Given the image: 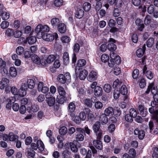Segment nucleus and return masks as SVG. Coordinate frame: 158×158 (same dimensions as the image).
I'll return each mask as SVG.
<instances>
[{"mask_svg":"<svg viewBox=\"0 0 158 158\" xmlns=\"http://www.w3.org/2000/svg\"><path fill=\"white\" fill-rule=\"evenodd\" d=\"M50 30V28L47 25H42L39 24L35 28V31L37 34L40 35L41 34V36H42L44 33L48 32Z\"/></svg>","mask_w":158,"mask_h":158,"instance_id":"f257e3e1","label":"nucleus"},{"mask_svg":"<svg viewBox=\"0 0 158 158\" xmlns=\"http://www.w3.org/2000/svg\"><path fill=\"white\" fill-rule=\"evenodd\" d=\"M151 90V93L153 95L158 93L157 87L152 84H150L148 86L147 89L145 91V94L143 95V97H144L145 98H146V99L148 100L150 98L149 97H148V96H146V95L149 94Z\"/></svg>","mask_w":158,"mask_h":158,"instance_id":"f03ea898","label":"nucleus"},{"mask_svg":"<svg viewBox=\"0 0 158 158\" xmlns=\"http://www.w3.org/2000/svg\"><path fill=\"white\" fill-rule=\"evenodd\" d=\"M71 79L70 75L68 72L66 73L64 75L62 74L59 75L57 78V81L63 84H64L66 81L69 82Z\"/></svg>","mask_w":158,"mask_h":158,"instance_id":"7ed1b4c3","label":"nucleus"},{"mask_svg":"<svg viewBox=\"0 0 158 158\" xmlns=\"http://www.w3.org/2000/svg\"><path fill=\"white\" fill-rule=\"evenodd\" d=\"M43 39L47 41H52L55 38L56 39L58 38V35L56 32H55L53 34H44L42 36Z\"/></svg>","mask_w":158,"mask_h":158,"instance_id":"20e7f679","label":"nucleus"},{"mask_svg":"<svg viewBox=\"0 0 158 158\" xmlns=\"http://www.w3.org/2000/svg\"><path fill=\"white\" fill-rule=\"evenodd\" d=\"M152 22V17L149 15L146 16L144 21V23L146 25H149L147 28V31H151L153 30L154 28L153 25L152 24H151Z\"/></svg>","mask_w":158,"mask_h":158,"instance_id":"39448f33","label":"nucleus"},{"mask_svg":"<svg viewBox=\"0 0 158 158\" xmlns=\"http://www.w3.org/2000/svg\"><path fill=\"white\" fill-rule=\"evenodd\" d=\"M38 90L39 91H41L44 94H46L49 91V88L45 86L43 82H40L38 85Z\"/></svg>","mask_w":158,"mask_h":158,"instance_id":"423d86ee","label":"nucleus"},{"mask_svg":"<svg viewBox=\"0 0 158 158\" xmlns=\"http://www.w3.org/2000/svg\"><path fill=\"white\" fill-rule=\"evenodd\" d=\"M136 155L135 150L133 148L130 149L129 151V154L125 153L123 156V158H134Z\"/></svg>","mask_w":158,"mask_h":158,"instance_id":"0eeeda50","label":"nucleus"},{"mask_svg":"<svg viewBox=\"0 0 158 158\" xmlns=\"http://www.w3.org/2000/svg\"><path fill=\"white\" fill-rule=\"evenodd\" d=\"M143 73L147 77L149 80H151L153 77V74L149 70H147L146 65H145L143 69Z\"/></svg>","mask_w":158,"mask_h":158,"instance_id":"6e6552de","label":"nucleus"},{"mask_svg":"<svg viewBox=\"0 0 158 158\" xmlns=\"http://www.w3.org/2000/svg\"><path fill=\"white\" fill-rule=\"evenodd\" d=\"M109 41L110 43L108 44L107 46L108 49L110 51H112L115 50L117 48V46L114 43H115V40L112 38H110Z\"/></svg>","mask_w":158,"mask_h":158,"instance_id":"1a4fd4ad","label":"nucleus"},{"mask_svg":"<svg viewBox=\"0 0 158 158\" xmlns=\"http://www.w3.org/2000/svg\"><path fill=\"white\" fill-rule=\"evenodd\" d=\"M97 77V73L94 71H92L87 77V79L89 81L92 82L95 80Z\"/></svg>","mask_w":158,"mask_h":158,"instance_id":"9d476101","label":"nucleus"},{"mask_svg":"<svg viewBox=\"0 0 158 158\" xmlns=\"http://www.w3.org/2000/svg\"><path fill=\"white\" fill-rule=\"evenodd\" d=\"M138 109L140 115L143 117H145L147 115L148 113L147 110L143 105H139L138 106Z\"/></svg>","mask_w":158,"mask_h":158,"instance_id":"9b49d317","label":"nucleus"},{"mask_svg":"<svg viewBox=\"0 0 158 158\" xmlns=\"http://www.w3.org/2000/svg\"><path fill=\"white\" fill-rule=\"evenodd\" d=\"M115 109H114L113 107L111 106H109L105 109L104 111V114L107 116H113L115 113Z\"/></svg>","mask_w":158,"mask_h":158,"instance_id":"f8f14e48","label":"nucleus"},{"mask_svg":"<svg viewBox=\"0 0 158 158\" xmlns=\"http://www.w3.org/2000/svg\"><path fill=\"white\" fill-rule=\"evenodd\" d=\"M134 134L138 135V138L140 139H143L145 135V132L142 130H139L138 128L135 129L134 131Z\"/></svg>","mask_w":158,"mask_h":158,"instance_id":"ddd939ff","label":"nucleus"},{"mask_svg":"<svg viewBox=\"0 0 158 158\" xmlns=\"http://www.w3.org/2000/svg\"><path fill=\"white\" fill-rule=\"evenodd\" d=\"M9 80L6 78H3L1 81H0V89H2L7 86L9 84Z\"/></svg>","mask_w":158,"mask_h":158,"instance_id":"4468645a","label":"nucleus"},{"mask_svg":"<svg viewBox=\"0 0 158 158\" xmlns=\"http://www.w3.org/2000/svg\"><path fill=\"white\" fill-rule=\"evenodd\" d=\"M46 98L47 99V102L49 106H53L55 102V99L53 97H49L48 94L46 95Z\"/></svg>","mask_w":158,"mask_h":158,"instance_id":"2eb2a0df","label":"nucleus"},{"mask_svg":"<svg viewBox=\"0 0 158 158\" xmlns=\"http://www.w3.org/2000/svg\"><path fill=\"white\" fill-rule=\"evenodd\" d=\"M135 23L138 29L140 31H142L144 28V25L142 23V21L140 19H136L135 21Z\"/></svg>","mask_w":158,"mask_h":158,"instance_id":"dca6fc26","label":"nucleus"},{"mask_svg":"<svg viewBox=\"0 0 158 158\" xmlns=\"http://www.w3.org/2000/svg\"><path fill=\"white\" fill-rule=\"evenodd\" d=\"M149 111L152 114L153 118H156L158 116V110L157 107H151L149 109Z\"/></svg>","mask_w":158,"mask_h":158,"instance_id":"f3484780","label":"nucleus"},{"mask_svg":"<svg viewBox=\"0 0 158 158\" xmlns=\"http://www.w3.org/2000/svg\"><path fill=\"white\" fill-rule=\"evenodd\" d=\"M102 88L99 86H97L94 89V94L96 96L99 97L102 95Z\"/></svg>","mask_w":158,"mask_h":158,"instance_id":"a211bd4d","label":"nucleus"},{"mask_svg":"<svg viewBox=\"0 0 158 158\" xmlns=\"http://www.w3.org/2000/svg\"><path fill=\"white\" fill-rule=\"evenodd\" d=\"M146 49V45L144 44L142 48L138 49L136 52L137 56L139 57H141L144 53Z\"/></svg>","mask_w":158,"mask_h":158,"instance_id":"6ab92c4d","label":"nucleus"},{"mask_svg":"<svg viewBox=\"0 0 158 158\" xmlns=\"http://www.w3.org/2000/svg\"><path fill=\"white\" fill-rule=\"evenodd\" d=\"M105 114H102L100 116L99 120L102 124L104 125L106 124L108 122V118Z\"/></svg>","mask_w":158,"mask_h":158,"instance_id":"aec40b11","label":"nucleus"},{"mask_svg":"<svg viewBox=\"0 0 158 158\" xmlns=\"http://www.w3.org/2000/svg\"><path fill=\"white\" fill-rule=\"evenodd\" d=\"M87 74L88 72L86 70H82L80 73L79 76V78L81 80H84L85 79Z\"/></svg>","mask_w":158,"mask_h":158,"instance_id":"412c9836","label":"nucleus"},{"mask_svg":"<svg viewBox=\"0 0 158 158\" xmlns=\"http://www.w3.org/2000/svg\"><path fill=\"white\" fill-rule=\"evenodd\" d=\"M9 73L12 77H15L16 76L17 72L16 68L14 67H11L10 68Z\"/></svg>","mask_w":158,"mask_h":158,"instance_id":"4be33fe9","label":"nucleus"},{"mask_svg":"<svg viewBox=\"0 0 158 158\" xmlns=\"http://www.w3.org/2000/svg\"><path fill=\"white\" fill-rule=\"evenodd\" d=\"M93 144L97 149L100 150L102 149V145L101 141L98 140H94L93 142Z\"/></svg>","mask_w":158,"mask_h":158,"instance_id":"5701e85b","label":"nucleus"},{"mask_svg":"<svg viewBox=\"0 0 158 158\" xmlns=\"http://www.w3.org/2000/svg\"><path fill=\"white\" fill-rule=\"evenodd\" d=\"M58 31L61 33H64L66 30V27L65 24L62 23H60L58 26Z\"/></svg>","mask_w":158,"mask_h":158,"instance_id":"b1692460","label":"nucleus"},{"mask_svg":"<svg viewBox=\"0 0 158 158\" xmlns=\"http://www.w3.org/2000/svg\"><path fill=\"white\" fill-rule=\"evenodd\" d=\"M84 12L83 10L79 9L76 12L75 16L77 18L81 19L84 16Z\"/></svg>","mask_w":158,"mask_h":158,"instance_id":"393cba45","label":"nucleus"},{"mask_svg":"<svg viewBox=\"0 0 158 158\" xmlns=\"http://www.w3.org/2000/svg\"><path fill=\"white\" fill-rule=\"evenodd\" d=\"M85 135L81 133H76L75 138L77 141H82L84 138Z\"/></svg>","mask_w":158,"mask_h":158,"instance_id":"a878e982","label":"nucleus"},{"mask_svg":"<svg viewBox=\"0 0 158 158\" xmlns=\"http://www.w3.org/2000/svg\"><path fill=\"white\" fill-rule=\"evenodd\" d=\"M147 8V11L149 14H152L154 11V6L152 5H146L144 6L143 10H146V8Z\"/></svg>","mask_w":158,"mask_h":158,"instance_id":"bb28decb","label":"nucleus"},{"mask_svg":"<svg viewBox=\"0 0 158 158\" xmlns=\"http://www.w3.org/2000/svg\"><path fill=\"white\" fill-rule=\"evenodd\" d=\"M66 100L67 98L64 96H62L61 95L57 96L56 98V101L57 102L61 104H63Z\"/></svg>","mask_w":158,"mask_h":158,"instance_id":"cd10ccee","label":"nucleus"},{"mask_svg":"<svg viewBox=\"0 0 158 158\" xmlns=\"http://www.w3.org/2000/svg\"><path fill=\"white\" fill-rule=\"evenodd\" d=\"M60 20L56 18H54L51 20V23L53 27H56L60 23Z\"/></svg>","mask_w":158,"mask_h":158,"instance_id":"c85d7f7f","label":"nucleus"},{"mask_svg":"<svg viewBox=\"0 0 158 158\" xmlns=\"http://www.w3.org/2000/svg\"><path fill=\"white\" fill-rule=\"evenodd\" d=\"M100 127V123L98 121H97L94 124L93 126V129L94 131L96 133L99 131Z\"/></svg>","mask_w":158,"mask_h":158,"instance_id":"c756f323","label":"nucleus"},{"mask_svg":"<svg viewBox=\"0 0 158 158\" xmlns=\"http://www.w3.org/2000/svg\"><path fill=\"white\" fill-rule=\"evenodd\" d=\"M86 61L84 59H80L77 61V66L78 67H82L85 65Z\"/></svg>","mask_w":158,"mask_h":158,"instance_id":"7c9ffc66","label":"nucleus"},{"mask_svg":"<svg viewBox=\"0 0 158 158\" xmlns=\"http://www.w3.org/2000/svg\"><path fill=\"white\" fill-rule=\"evenodd\" d=\"M31 58L33 62L38 64H39L40 59L37 55L35 54L32 55Z\"/></svg>","mask_w":158,"mask_h":158,"instance_id":"2f4dec72","label":"nucleus"},{"mask_svg":"<svg viewBox=\"0 0 158 158\" xmlns=\"http://www.w3.org/2000/svg\"><path fill=\"white\" fill-rule=\"evenodd\" d=\"M29 108L30 109V110L29 112H31L32 111L34 112H36L39 109V106L37 105H34L31 107V109L30 106H27V110H29Z\"/></svg>","mask_w":158,"mask_h":158,"instance_id":"473e14b6","label":"nucleus"},{"mask_svg":"<svg viewBox=\"0 0 158 158\" xmlns=\"http://www.w3.org/2000/svg\"><path fill=\"white\" fill-rule=\"evenodd\" d=\"M83 102L85 105L87 107H91L92 106V101L89 98H85L83 100Z\"/></svg>","mask_w":158,"mask_h":158,"instance_id":"72a5a7b5","label":"nucleus"},{"mask_svg":"<svg viewBox=\"0 0 158 158\" xmlns=\"http://www.w3.org/2000/svg\"><path fill=\"white\" fill-rule=\"evenodd\" d=\"M120 93L124 95H127L128 90L126 86L125 85H122L120 88Z\"/></svg>","mask_w":158,"mask_h":158,"instance_id":"f704fd0d","label":"nucleus"},{"mask_svg":"<svg viewBox=\"0 0 158 158\" xmlns=\"http://www.w3.org/2000/svg\"><path fill=\"white\" fill-rule=\"evenodd\" d=\"M91 7V5L88 2L84 3L83 4V8L85 11L88 12L89 11Z\"/></svg>","mask_w":158,"mask_h":158,"instance_id":"c9c22d12","label":"nucleus"},{"mask_svg":"<svg viewBox=\"0 0 158 158\" xmlns=\"http://www.w3.org/2000/svg\"><path fill=\"white\" fill-rule=\"evenodd\" d=\"M38 148L40 151H43L44 148V146L43 142L41 140H38L37 142Z\"/></svg>","mask_w":158,"mask_h":158,"instance_id":"e433bc0d","label":"nucleus"},{"mask_svg":"<svg viewBox=\"0 0 158 158\" xmlns=\"http://www.w3.org/2000/svg\"><path fill=\"white\" fill-rule=\"evenodd\" d=\"M68 108L69 111L70 112H73L75 111L76 106L73 102H71L69 104Z\"/></svg>","mask_w":158,"mask_h":158,"instance_id":"4c0bfd02","label":"nucleus"},{"mask_svg":"<svg viewBox=\"0 0 158 158\" xmlns=\"http://www.w3.org/2000/svg\"><path fill=\"white\" fill-rule=\"evenodd\" d=\"M27 83L28 86V87L31 89H33L35 86V83L33 79H28L27 81Z\"/></svg>","mask_w":158,"mask_h":158,"instance_id":"58836bf2","label":"nucleus"},{"mask_svg":"<svg viewBox=\"0 0 158 158\" xmlns=\"http://www.w3.org/2000/svg\"><path fill=\"white\" fill-rule=\"evenodd\" d=\"M9 139L10 141H14L18 139V136L15 135L13 133H10L9 134Z\"/></svg>","mask_w":158,"mask_h":158,"instance_id":"ea45409f","label":"nucleus"},{"mask_svg":"<svg viewBox=\"0 0 158 158\" xmlns=\"http://www.w3.org/2000/svg\"><path fill=\"white\" fill-rule=\"evenodd\" d=\"M111 86L109 84H106L104 85V90L106 93H110L111 91Z\"/></svg>","mask_w":158,"mask_h":158,"instance_id":"a19ab883","label":"nucleus"},{"mask_svg":"<svg viewBox=\"0 0 158 158\" xmlns=\"http://www.w3.org/2000/svg\"><path fill=\"white\" fill-rule=\"evenodd\" d=\"M63 58L64 63L67 64H68L69 61V54L68 52H65L63 56Z\"/></svg>","mask_w":158,"mask_h":158,"instance_id":"79ce46f5","label":"nucleus"},{"mask_svg":"<svg viewBox=\"0 0 158 158\" xmlns=\"http://www.w3.org/2000/svg\"><path fill=\"white\" fill-rule=\"evenodd\" d=\"M101 59L102 62L106 63L108 61L109 56L107 54H104L102 55Z\"/></svg>","mask_w":158,"mask_h":158,"instance_id":"37998d69","label":"nucleus"},{"mask_svg":"<svg viewBox=\"0 0 158 158\" xmlns=\"http://www.w3.org/2000/svg\"><path fill=\"white\" fill-rule=\"evenodd\" d=\"M154 43V39L153 38H149L148 40L146 45L148 47L150 48L152 47Z\"/></svg>","mask_w":158,"mask_h":158,"instance_id":"c03bdc74","label":"nucleus"},{"mask_svg":"<svg viewBox=\"0 0 158 158\" xmlns=\"http://www.w3.org/2000/svg\"><path fill=\"white\" fill-rule=\"evenodd\" d=\"M67 128L64 126L60 128L59 130V133L61 135H65L67 133Z\"/></svg>","mask_w":158,"mask_h":158,"instance_id":"a18cd8bd","label":"nucleus"},{"mask_svg":"<svg viewBox=\"0 0 158 158\" xmlns=\"http://www.w3.org/2000/svg\"><path fill=\"white\" fill-rule=\"evenodd\" d=\"M58 91L60 95L65 96V91L64 88L61 86H59L58 88Z\"/></svg>","mask_w":158,"mask_h":158,"instance_id":"49530a36","label":"nucleus"},{"mask_svg":"<svg viewBox=\"0 0 158 158\" xmlns=\"http://www.w3.org/2000/svg\"><path fill=\"white\" fill-rule=\"evenodd\" d=\"M2 14L1 15L2 19L4 20H6L8 19L10 17V14L6 12H2Z\"/></svg>","mask_w":158,"mask_h":158,"instance_id":"de8ad7c7","label":"nucleus"},{"mask_svg":"<svg viewBox=\"0 0 158 158\" xmlns=\"http://www.w3.org/2000/svg\"><path fill=\"white\" fill-rule=\"evenodd\" d=\"M28 44H32L35 43L36 40V39L35 37L32 36L29 38L28 37Z\"/></svg>","mask_w":158,"mask_h":158,"instance_id":"09e8293b","label":"nucleus"},{"mask_svg":"<svg viewBox=\"0 0 158 158\" xmlns=\"http://www.w3.org/2000/svg\"><path fill=\"white\" fill-rule=\"evenodd\" d=\"M120 92L119 90H118V89H115L113 93L114 98L117 99L120 96Z\"/></svg>","mask_w":158,"mask_h":158,"instance_id":"8fccbe9b","label":"nucleus"},{"mask_svg":"<svg viewBox=\"0 0 158 158\" xmlns=\"http://www.w3.org/2000/svg\"><path fill=\"white\" fill-rule=\"evenodd\" d=\"M95 107L97 109H101L103 106V104L100 101H97L95 103Z\"/></svg>","mask_w":158,"mask_h":158,"instance_id":"3c124183","label":"nucleus"},{"mask_svg":"<svg viewBox=\"0 0 158 158\" xmlns=\"http://www.w3.org/2000/svg\"><path fill=\"white\" fill-rule=\"evenodd\" d=\"M55 59V57L54 55H51L48 56L47 59L48 64L53 62Z\"/></svg>","mask_w":158,"mask_h":158,"instance_id":"603ef678","label":"nucleus"},{"mask_svg":"<svg viewBox=\"0 0 158 158\" xmlns=\"http://www.w3.org/2000/svg\"><path fill=\"white\" fill-rule=\"evenodd\" d=\"M130 114L133 118H135L137 116V113L136 110L134 108L130 109L129 110Z\"/></svg>","mask_w":158,"mask_h":158,"instance_id":"864d4df0","label":"nucleus"},{"mask_svg":"<svg viewBox=\"0 0 158 158\" xmlns=\"http://www.w3.org/2000/svg\"><path fill=\"white\" fill-rule=\"evenodd\" d=\"M24 51V48L23 47L19 46L16 49V52L17 53L20 55H21Z\"/></svg>","mask_w":158,"mask_h":158,"instance_id":"5fc2aeb1","label":"nucleus"},{"mask_svg":"<svg viewBox=\"0 0 158 158\" xmlns=\"http://www.w3.org/2000/svg\"><path fill=\"white\" fill-rule=\"evenodd\" d=\"M69 145L71 150L72 152H77V148L75 144H73V143L71 142L69 143Z\"/></svg>","mask_w":158,"mask_h":158,"instance_id":"6e6d98bb","label":"nucleus"},{"mask_svg":"<svg viewBox=\"0 0 158 158\" xmlns=\"http://www.w3.org/2000/svg\"><path fill=\"white\" fill-rule=\"evenodd\" d=\"M78 117L80 120H85L86 118L85 113L84 112H81L79 114Z\"/></svg>","mask_w":158,"mask_h":158,"instance_id":"4d7b16f0","label":"nucleus"},{"mask_svg":"<svg viewBox=\"0 0 158 158\" xmlns=\"http://www.w3.org/2000/svg\"><path fill=\"white\" fill-rule=\"evenodd\" d=\"M139 74V70L137 69H135L132 73V77L134 79H136Z\"/></svg>","mask_w":158,"mask_h":158,"instance_id":"13d9d810","label":"nucleus"},{"mask_svg":"<svg viewBox=\"0 0 158 158\" xmlns=\"http://www.w3.org/2000/svg\"><path fill=\"white\" fill-rule=\"evenodd\" d=\"M9 25V23L6 21H3L1 23L0 26L3 29L7 28Z\"/></svg>","mask_w":158,"mask_h":158,"instance_id":"bf43d9fd","label":"nucleus"},{"mask_svg":"<svg viewBox=\"0 0 158 158\" xmlns=\"http://www.w3.org/2000/svg\"><path fill=\"white\" fill-rule=\"evenodd\" d=\"M14 102V100L13 99H9L8 101V103L6 104V108L8 110L11 109V104Z\"/></svg>","mask_w":158,"mask_h":158,"instance_id":"052dcab7","label":"nucleus"},{"mask_svg":"<svg viewBox=\"0 0 158 158\" xmlns=\"http://www.w3.org/2000/svg\"><path fill=\"white\" fill-rule=\"evenodd\" d=\"M12 93L14 95H17L19 93V91L18 89L14 86L12 87L11 89Z\"/></svg>","mask_w":158,"mask_h":158,"instance_id":"680f3d73","label":"nucleus"},{"mask_svg":"<svg viewBox=\"0 0 158 158\" xmlns=\"http://www.w3.org/2000/svg\"><path fill=\"white\" fill-rule=\"evenodd\" d=\"M115 21L114 19H111L109 21L108 24L110 27L113 28L115 26Z\"/></svg>","mask_w":158,"mask_h":158,"instance_id":"e2e57ef3","label":"nucleus"},{"mask_svg":"<svg viewBox=\"0 0 158 158\" xmlns=\"http://www.w3.org/2000/svg\"><path fill=\"white\" fill-rule=\"evenodd\" d=\"M19 109L20 113L22 114H24L26 111V107L24 105H22L20 108H19Z\"/></svg>","mask_w":158,"mask_h":158,"instance_id":"0e129e2a","label":"nucleus"},{"mask_svg":"<svg viewBox=\"0 0 158 158\" xmlns=\"http://www.w3.org/2000/svg\"><path fill=\"white\" fill-rule=\"evenodd\" d=\"M14 33L13 30L10 28H8L6 31V34L9 36L13 35Z\"/></svg>","mask_w":158,"mask_h":158,"instance_id":"69168bd1","label":"nucleus"},{"mask_svg":"<svg viewBox=\"0 0 158 158\" xmlns=\"http://www.w3.org/2000/svg\"><path fill=\"white\" fill-rule=\"evenodd\" d=\"M122 0H115L114 5L117 7H120L122 4Z\"/></svg>","mask_w":158,"mask_h":158,"instance_id":"338daca9","label":"nucleus"},{"mask_svg":"<svg viewBox=\"0 0 158 158\" xmlns=\"http://www.w3.org/2000/svg\"><path fill=\"white\" fill-rule=\"evenodd\" d=\"M133 117L130 114H127L125 116V119L126 121L128 122H131L133 120Z\"/></svg>","mask_w":158,"mask_h":158,"instance_id":"774afa93","label":"nucleus"}]
</instances>
